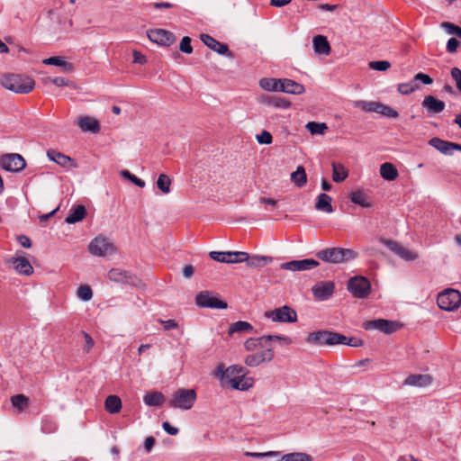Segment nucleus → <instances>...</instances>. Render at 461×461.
Listing matches in <instances>:
<instances>
[{"instance_id":"8","label":"nucleus","mask_w":461,"mask_h":461,"mask_svg":"<svg viewBox=\"0 0 461 461\" xmlns=\"http://www.w3.org/2000/svg\"><path fill=\"white\" fill-rule=\"evenodd\" d=\"M265 317L275 322L294 323L297 321L296 312L287 305L266 312Z\"/></svg>"},{"instance_id":"49","label":"nucleus","mask_w":461,"mask_h":461,"mask_svg":"<svg viewBox=\"0 0 461 461\" xmlns=\"http://www.w3.org/2000/svg\"><path fill=\"white\" fill-rule=\"evenodd\" d=\"M77 295L81 300L87 302L90 301L93 297V292L90 286L88 285H80L77 288Z\"/></svg>"},{"instance_id":"27","label":"nucleus","mask_w":461,"mask_h":461,"mask_svg":"<svg viewBox=\"0 0 461 461\" xmlns=\"http://www.w3.org/2000/svg\"><path fill=\"white\" fill-rule=\"evenodd\" d=\"M224 386H229L235 390L245 391L253 385V379L247 376L246 372L242 374L241 377L230 380Z\"/></svg>"},{"instance_id":"40","label":"nucleus","mask_w":461,"mask_h":461,"mask_svg":"<svg viewBox=\"0 0 461 461\" xmlns=\"http://www.w3.org/2000/svg\"><path fill=\"white\" fill-rule=\"evenodd\" d=\"M259 86L266 91L280 92L281 79L262 78L259 80Z\"/></svg>"},{"instance_id":"10","label":"nucleus","mask_w":461,"mask_h":461,"mask_svg":"<svg viewBox=\"0 0 461 461\" xmlns=\"http://www.w3.org/2000/svg\"><path fill=\"white\" fill-rule=\"evenodd\" d=\"M26 166V162L23 156L17 153H10L3 155L0 158V167L9 172H19Z\"/></svg>"},{"instance_id":"28","label":"nucleus","mask_w":461,"mask_h":461,"mask_svg":"<svg viewBox=\"0 0 461 461\" xmlns=\"http://www.w3.org/2000/svg\"><path fill=\"white\" fill-rule=\"evenodd\" d=\"M314 52L318 55H329L330 52V45L327 38L323 35L314 36L312 39Z\"/></svg>"},{"instance_id":"9","label":"nucleus","mask_w":461,"mask_h":461,"mask_svg":"<svg viewBox=\"0 0 461 461\" xmlns=\"http://www.w3.org/2000/svg\"><path fill=\"white\" fill-rule=\"evenodd\" d=\"M400 324L394 321L385 319H376L367 321L363 323V328L366 330H379L384 334H392L399 330Z\"/></svg>"},{"instance_id":"18","label":"nucleus","mask_w":461,"mask_h":461,"mask_svg":"<svg viewBox=\"0 0 461 461\" xmlns=\"http://www.w3.org/2000/svg\"><path fill=\"white\" fill-rule=\"evenodd\" d=\"M274 358V350L271 348H266L265 350L251 354L246 357L245 364L248 366L255 367L264 362H270Z\"/></svg>"},{"instance_id":"13","label":"nucleus","mask_w":461,"mask_h":461,"mask_svg":"<svg viewBox=\"0 0 461 461\" xmlns=\"http://www.w3.org/2000/svg\"><path fill=\"white\" fill-rule=\"evenodd\" d=\"M320 263L313 258L291 260L281 265V268L289 271H306L318 267Z\"/></svg>"},{"instance_id":"47","label":"nucleus","mask_w":461,"mask_h":461,"mask_svg":"<svg viewBox=\"0 0 461 461\" xmlns=\"http://www.w3.org/2000/svg\"><path fill=\"white\" fill-rule=\"evenodd\" d=\"M171 179L165 174L159 175L157 180V186L163 194L170 192Z\"/></svg>"},{"instance_id":"38","label":"nucleus","mask_w":461,"mask_h":461,"mask_svg":"<svg viewBox=\"0 0 461 461\" xmlns=\"http://www.w3.org/2000/svg\"><path fill=\"white\" fill-rule=\"evenodd\" d=\"M348 176V170L342 164L332 163V179L336 183L344 181Z\"/></svg>"},{"instance_id":"3","label":"nucleus","mask_w":461,"mask_h":461,"mask_svg":"<svg viewBox=\"0 0 461 461\" xmlns=\"http://www.w3.org/2000/svg\"><path fill=\"white\" fill-rule=\"evenodd\" d=\"M316 257L324 262L339 264L356 258L357 253L350 249L330 248L318 251Z\"/></svg>"},{"instance_id":"12","label":"nucleus","mask_w":461,"mask_h":461,"mask_svg":"<svg viewBox=\"0 0 461 461\" xmlns=\"http://www.w3.org/2000/svg\"><path fill=\"white\" fill-rule=\"evenodd\" d=\"M107 276L113 282L129 284L131 285H138L140 282L136 276L121 268H112L108 272Z\"/></svg>"},{"instance_id":"50","label":"nucleus","mask_w":461,"mask_h":461,"mask_svg":"<svg viewBox=\"0 0 461 461\" xmlns=\"http://www.w3.org/2000/svg\"><path fill=\"white\" fill-rule=\"evenodd\" d=\"M440 26L446 31L447 34L456 35L459 38L461 33V28L459 26L449 22H444Z\"/></svg>"},{"instance_id":"17","label":"nucleus","mask_w":461,"mask_h":461,"mask_svg":"<svg viewBox=\"0 0 461 461\" xmlns=\"http://www.w3.org/2000/svg\"><path fill=\"white\" fill-rule=\"evenodd\" d=\"M200 40L205 46H207L210 50L217 52L218 54L229 58L232 57V53L230 51L229 47L226 43H221L209 34L204 33H202L200 35Z\"/></svg>"},{"instance_id":"41","label":"nucleus","mask_w":461,"mask_h":461,"mask_svg":"<svg viewBox=\"0 0 461 461\" xmlns=\"http://www.w3.org/2000/svg\"><path fill=\"white\" fill-rule=\"evenodd\" d=\"M253 326L245 321H239L232 323L229 328V334L231 335L236 332H253Z\"/></svg>"},{"instance_id":"54","label":"nucleus","mask_w":461,"mask_h":461,"mask_svg":"<svg viewBox=\"0 0 461 461\" xmlns=\"http://www.w3.org/2000/svg\"><path fill=\"white\" fill-rule=\"evenodd\" d=\"M256 139L259 144H271L273 141V137L267 131H263L260 134H258Z\"/></svg>"},{"instance_id":"43","label":"nucleus","mask_w":461,"mask_h":461,"mask_svg":"<svg viewBox=\"0 0 461 461\" xmlns=\"http://www.w3.org/2000/svg\"><path fill=\"white\" fill-rule=\"evenodd\" d=\"M278 461H312V459L308 454L294 452L284 455Z\"/></svg>"},{"instance_id":"45","label":"nucleus","mask_w":461,"mask_h":461,"mask_svg":"<svg viewBox=\"0 0 461 461\" xmlns=\"http://www.w3.org/2000/svg\"><path fill=\"white\" fill-rule=\"evenodd\" d=\"M376 113H379L380 115L388 117V118H397L399 116V113L397 111L393 109L391 106L384 104L383 103H380V102L378 103Z\"/></svg>"},{"instance_id":"46","label":"nucleus","mask_w":461,"mask_h":461,"mask_svg":"<svg viewBox=\"0 0 461 461\" xmlns=\"http://www.w3.org/2000/svg\"><path fill=\"white\" fill-rule=\"evenodd\" d=\"M143 400L144 403H163L165 397L160 392L151 391L145 394Z\"/></svg>"},{"instance_id":"19","label":"nucleus","mask_w":461,"mask_h":461,"mask_svg":"<svg viewBox=\"0 0 461 461\" xmlns=\"http://www.w3.org/2000/svg\"><path fill=\"white\" fill-rule=\"evenodd\" d=\"M384 244L392 252L395 253L397 256H399L405 261H413L418 258L417 253L402 247L400 243L396 241L386 240Z\"/></svg>"},{"instance_id":"30","label":"nucleus","mask_w":461,"mask_h":461,"mask_svg":"<svg viewBox=\"0 0 461 461\" xmlns=\"http://www.w3.org/2000/svg\"><path fill=\"white\" fill-rule=\"evenodd\" d=\"M86 215V210L84 205H77L70 209L68 215L65 219L68 224H73L82 221Z\"/></svg>"},{"instance_id":"61","label":"nucleus","mask_w":461,"mask_h":461,"mask_svg":"<svg viewBox=\"0 0 461 461\" xmlns=\"http://www.w3.org/2000/svg\"><path fill=\"white\" fill-rule=\"evenodd\" d=\"M459 46V41L456 38H450L447 42V51L448 53H454L456 51Z\"/></svg>"},{"instance_id":"58","label":"nucleus","mask_w":461,"mask_h":461,"mask_svg":"<svg viewBox=\"0 0 461 461\" xmlns=\"http://www.w3.org/2000/svg\"><path fill=\"white\" fill-rule=\"evenodd\" d=\"M81 334L84 337L85 341H86V345L83 349L85 352L88 353L93 348V347L95 345V341L87 332L82 330Z\"/></svg>"},{"instance_id":"48","label":"nucleus","mask_w":461,"mask_h":461,"mask_svg":"<svg viewBox=\"0 0 461 461\" xmlns=\"http://www.w3.org/2000/svg\"><path fill=\"white\" fill-rule=\"evenodd\" d=\"M418 88H419V85L417 83H415L413 80L407 82V83H402L398 86V91L402 95L411 94Z\"/></svg>"},{"instance_id":"16","label":"nucleus","mask_w":461,"mask_h":461,"mask_svg":"<svg viewBox=\"0 0 461 461\" xmlns=\"http://www.w3.org/2000/svg\"><path fill=\"white\" fill-rule=\"evenodd\" d=\"M147 36L152 42L163 47H168L173 42L172 33L160 28L148 30Z\"/></svg>"},{"instance_id":"11","label":"nucleus","mask_w":461,"mask_h":461,"mask_svg":"<svg viewBox=\"0 0 461 461\" xmlns=\"http://www.w3.org/2000/svg\"><path fill=\"white\" fill-rule=\"evenodd\" d=\"M245 372V368L242 366L232 365L225 368L224 365L221 364L215 370V375L222 384H227L230 380L241 377L242 374Z\"/></svg>"},{"instance_id":"60","label":"nucleus","mask_w":461,"mask_h":461,"mask_svg":"<svg viewBox=\"0 0 461 461\" xmlns=\"http://www.w3.org/2000/svg\"><path fill=\"white\" fill-rule=\"evenodd\" d=\"M266 337H270L268 339L266 340V347H268V344L272 340H279L284 341L285 344H290L292 342L291 339L285 336L281 335H267Z\"/></svg>"},{"instance_id":"2","label":"nucleus","mask_w":461,"mask_h":461,"mask_svg":"<svg viewBox=\"0 0 461 461\" xmlns=\"http://www.w3.org/2000/svg\"><path fill=\"white\" fill-rule=\"evenodd\" d=\"M346 340L343 338V334L330 330H317L309 333L306 337L305 341L313 346L317 347H332L339 345V342Z\"/></svg>"},{"instance_id":"44","label":"nucleus","mask_w":461,"mask_h":461,"mask_svg":"<svg viewBox=\"0 0 461 461\" xmlns=\"http://www.w3.org/2000/svg\"><path fill=\"white\" fill-rule=\"evenodd\" d=\"M306 129L312 135H321V134L325 133L328 127H327L326 123H324V122H309L306 124Z\"/></svg>"},{"instance_id":"53","label":"nucleus","mask_w":461,"mask_h":461,"mask_svg":"<svg viewBox=\"0 0 461 461\" xmlns=\"http://www.w3.org/2000/svg\"><path fill=\"white\" fill-rule=\"evenodd\" d=\"M343 338L346 339L343 342H339V345H348L355 348L362 347L364 342L361 339H357L355 337H347L343 335Z\"/></svg>"},{"instance_id":"34","label":"nucleus","mask_w":461,"mask_h":461,"mask_svg":"<svg viewBox=\"0 0 461 461\" xmlns=\"http://www.w3.org/2000/svg\"><path fill=\"white\" fill-rule=\"evenodd\" d=\"M331 197L326 194H320L317 197L315 208L318 211L324 212L327 213L333 212V207L331 204Z\"/></svg>"},{"instance_id":"1","label":"nucleus","mask_w":461,"mask_h":461,"mask_svg":"<svg viewBox=\"0 0 461 461\" xmlns=\"http://www.w3.org/2000/svg\"><path fill=\"white\" fill-rule=\"evenodd\" d=\"M1 86L16 94H29L35 87L34 80L22 74H5L0 79Z\"/></svg>"},{"instance_id":"20","label":"nucleus","mask_w":461,"mask_h":461,"mask_svg":"<svg viewBox=\"0 0 461 461\" xmlns=\"http://www.w3.org/2000/svg\"><path fill=\"white\" fill-rule=\"evenodd\" d=\"M421 104L422 107L426 109L427 112L430 114L439 113L446 107V104L443 101L436 98L433 95L425 96Z\"/></svg>"},{"instance_id":"26","label":"nucleus","mask_w":461,"mask_h":461,"mask_svg":"<svg viewBox=\"0 0 461 461\" xmlns=\"http://www.w3.org/2000/svg\"><path fill=\"white\" fill-rule=\"evenodd\" d=\"M77 125L83 131L97 133L100 131L99 122L90 116H81L77 119Z\"/></svg>"},{"instance_id":"57","label":"nucleus","mask_w":461,"mask_h":461,"mask_svg":"<svg viewBox=\"0 0 461 461\" xmlns=\"http://www.w3.org/2000/svg\"><path fill=\"white\" fill-rule=\"evenodd\" d=\"M245 456L255 457V458H262V457H270V456H278V452L276 451H268L264 453H258V452H245Z\"/></svg>"},{"instance_id":"37","label":"nucleus","mask_w":461,"mask_h":461,"mask_svg":"<svg viewBox=\"0 0 461 461\" xmlns=\"http://www.w3.org/2000/svg\"><path fill=\"white\" fill-rule=\"evenodd\" d=\"M270 337L249 338L244 342V348L248 351H253L258 348H267L266 340Z\"/></svg>"},{"instance_id":"15","label":"nucleus","mask_w":461,"mask_h":461,"mask_svg":"<svg viewBox=\"0 0 461 461\" xmlns=\"http://www.w3.org/2000/svg\"><path fill=\"white\" fill-rule=\"evenodd\" d=\"M335 284L332 281H321L316 283L312 292L313 296L319 301L328 300L334 293Z\"/></svg>"},{"instance_id":"59","label":"nucleus","mask_w":461,"mask_h":461,"mask_svg":"<svg viewBox=\"0 0 461 461\" xmlns=\"http://www.w3.org/2000/svg\"><path fill=\"white\" fill-rule=\"evenodd\" d=\"M412 80L415 83H417V81H420V82L423 83L424 85H430L433 82L432 78L429 75L421 73V72L416 74Z\"/></svg>"},{"instance_id":"42","label":"nucleus","mask_w":461,"mask_h":461,"mask_svg":"<svg viewBox=\"0 0 461 461\" xmlns=\"http://www.w3.org/2000/svg\"><path fill=\"white\" fill-rule=\"evenodd\" d=\"M379 102L357 100L353 102L355 108H360L366 113H376Z\"/></svg>"},{"instance_id":"6","label":"nucleus","mask_w":461,"mask_h":461,"mask_svg":"<svg viewBox=\"0 0 461 461\" xmlns=\"http://www.w3.org/2000/svg\"><path fill=\"white\" fill-rule=\"evenodd\" d=\"M195 304L200 308L227 309L228 303L210 291H202L195 296Z\"/></svg>"},{"instance_id":"29","label":"nucleus","mask_w":461,"mask_h":461,"mask_svg":"<svg viewBox=\"0 0 461 461\" xmlns=\"http://www.w3.org/2000/svg\"><path fill=\"white\" fill-rule=\"evenodd\" d=\"M350 201L363 208H370L372 202L368 199L367 194L361 189L354 190L349 195Z\"/></svg>"},{"instance_id":"39","label":"nucleus","mask_w":461,"mask_h":461,"mask_svg":"<svg viewBox=\"0 0 461 461\" xmlns=\"http://www.w3.org/2000/svg\"><path fill=\"white\" fill-rule=\"evenodd\" d=\"M46 65H53L61 67L64 71L70 72L73 70V65L65 61L61 57L54 56L48 59H43L42 61Z\"/></svg>"},{"instance_id":"56","label":"nucleus","mask_w":461,"mask_h":461,"mask_svg":"<svg viewBox=\"0 0 461 461\" xmlns=\"http://www.w3.org/2000/svg\"><path fill=\"white\" fill-rule=\"evenodd\" d=\"M179 49L182 52L186 54H191L193 52L191 39L188 36H185L182 39Z\"/></svg>"},{"instance_id":"14","label":"nucleus","mask_w":461,"mask_h":461,"mask_svg":"<svg viewBox=\"0 0 461 461\" xmlns=\"http://www.w3.org/2000/svg\"><path fill=\"white\" fill-rule=\"evenodd\" d=\"M209 256L212 259L221 263H241L245 258L244 251H211Z\"/></svg>"},{"instance_id":"7","label":"nucleus","mask_w":461,"mask_h":461,"mask_svg":"<svg viewBox=\"0 0 461 461\" xmlns=\"http://www.w3.org/2000/svg\"><path fill=\"white\" fill-rule=\"evenodd\" d=\"M89 252L97 257H106L115 252V246L104 236L95 238L88 245Z\"/></svg>"},{"instance_id":"33","label":"nucleus","mask_w":461,"mask_h":461,"mask_svg":"<svg viewBox=\"0 0 461 461\" xmlns=\"http://www.w3.org/2000/svg\"><path fill=\"white\" fill-rule=\"evenodd\" d=\"M260 103L268 106L282 109H286L290 106V103L288 101L274 95H262L260 98Z\"/></svg>"},{"instance_id":"24","label":"nucleus","mask_w":461,"mask_h":461,"mask_svg":"<svg viewBox=\"0 0 461 461\" xmlns=\"http://www.w3.org/2000/svg\"><path fill=\"white\" fill-rule=\"evenodd\" d=\"M429 144L438 150L440 153L447 156H451L454 152V142L444 140L438 137L430 139Z\"/></svg>"},{"instance_id":"22","label":"nucleus","mask_w":461,"mask_h":461,"mask_svg":"<svg viewBox=\"0 0 461 461\" xmlns=\"http://www.w3.org/2000/svg\"><path fill=\"white\" fill-rule=\"evenodd\" d=\"M47 157L49 158L50 160L57 163L58 165L63 167H68L70 166L72 167H76V164L74 163L73 159L59 152V151H57L55 149H49L47 151Z\"/></svg>"},{"instance_id":"5","label":"nucleus","mask_w":461,"mask_h":461,"mask_svg":"<svg viewBox=\"0 0 461 461\" xmlns=\"http://www.w3.org/2000/svg\"><path fill=\"white\" fill-rule=\"evenodd\" d=\"M347 288L355 298H366L371 292L369 280L362 276H356L348 281Z\"/></svg>"},{"instance_id":"52","label":"nucleus","mask_w":461,"mask_h":461,"mask_svg":"<svg viewBox=\"0 0 461 461\" xmlns=\"http://www.w3.org/2000/svg\"><path fill=\"white\" fill-rule=\"evenodd\" d=\"M391 67V63L386 60L371 61L369 68L377 71H385Z\"/></svg>"},{"instance_id":"4","label":"nucleus","mask_w":461,"mask_h":461,"mask_svg":"<svg viewBox=\"0 0 461 461\" xmlns=\"http://www.w3.org/2000/svg\"><path fill=\"white\" fill-rule=\"evenodd\" d=\"M437 303L440 309L453 312L461 305V294L456 289L447 288L438 294Z\"/></svg>"},{"instance_id":"31","label":"nucleus","mask_w":461,"mask_h":461,"mask_svg":"<svg viewBox=\"0 0 461 461\" xmlns=\"http://www.w3.org/2000/svg\"><path fill=\"white\" fill-rule=\"evenodd\" d=\"M196 399V393L194 389H179L175 393V403H191Z\"/></svg>"},{"instance_id":"25","label":"nucleus","mask_w":461,"mask_h":461,"mask_svg":"<svg viewBox=\"0 0 461 461\" xmlns=\"http://www.w3.org/2000/svg\"><path fill=\"white\" fill-rule=\"evenodd\" d=\"M304 91L305 88L302 84L288 78L281 79L280 92L292 95H302Z\"/></svg>"},{"instance_id":"55","label":"nucleus","mask_w":461,"mask_h":461,"mask_svg":"<svg viewBox=\"0 0 461 461\" xmlns=\"http://www.w3.org/2000/svg\"><path fill=\"white\" fill-rule=\"evenodd\" d=\"M450 75L452 79L456 83V86L458 89V91L461 92V69L455 67L451 68Z\"/></svg>"},{"instance_id":"32","label":"nucleus","mask_w":461,"mask_h":461,"mask_svg":"<svg viewBox=\"0 0 461 461\" xmlns=\"http://www.w3.org/2000/svg\"><path fill=\"white\" fill-rule=\"evenodd\" d=\"M13 263L14 265L15 270L19 274L30 276L33 272V267H32L29 260L27 258H25L24 257H18V258H13Z\"/></svg>"},{"instance_id":"51","label":"nucleus","mask_w":461,"mask_h":461,"mask_svg":"<svg viewBox=\"0 0 461 461\" xmlns=\"http://www.w3.org/2000/svg\"><path fill=\"white\" fill-rule=\"evenodd\" d=\"M121 176L122 177H124L125 179H128L130 180L131 182H132L134 185H136L137 186L139 187H144L145 186V182L137 177L136 176L132 175L129 170H122L121 171Z\"/></svg>"},{"instance_id":"23","label":"nucleus","mask_w":461,"mask_h":461,"mask_svg":"<svg viewBox=\"0 0 461 461\" xmlns=\"http://www.w3.org/2000/svg\"><path fill=\"white\" fill-rule=\"evenodd\" d=\"M244 255L245 258H242L243 262H246L247 266L249 267L259 268L273 261V258L268 256H249L247 252H244Z\"/></svg>"},{"instance_id":"63","label":"nucleus","mask_w":461,"mask_h":461,"mask_svg":"<svg viewBox=\"0 0 461 461\" xmlns=\"http://www.w3.org/2000/svg\"><path fill=\"white\" fill-rule=\"evenodd\" d=\"M47 80L52 82L57 86H64L69 85V81L68 79H66L65 77H53V78L49 77V78H47Z\"/></svg>"},{"instance_id":"36","label":"nucleus","mask_w":461,"mask_h":461,"mask_svg":"<svg viewBox=\"0 0 461 461\" xmlns=\"http://www.w3.org/2000/svg\"><path fill=\"white\" fill-rule=\"evenodd\" d=\"M291 181L297 186L303 187L307 183V175L303 166H298L296 170L291 174Z\"/></svg>"},{"instance_id":"21","label":"nucleus","mask_w":461,"mask_h":461,"mask_svg":"<svg viewBox=\"0 0 461 461\" xmlns=\"http://www.w3.org/2000/svg\"><path fill=\"white\" fill-rule=\"evenodd\" d=\"M432 383V377L427 374H415L409 375L403 382L404 385L426 387Z\"/></svg>"},{"instance_id":"62","label":"nucleus","mask_w":461,"mask_h":461,"mask_svg":"<svg viewBox=\"0 0 461 461\" xmlns=\"http://www.w3.org/2000/svg\"><path fill=\"white\" fill-rule=\"evenodd\" d=\"M133 63L143 65L147 62L146 57L138 50H133Z\"/></svg>"},{"instance_id":"35","label":"nucleus","mask_w":461,"mask_h":461,"mask_svg":"<svg viewBox=\"0 0 461 461\" xmlns=\"http://www.w3.org/2000/svg\"><path fill=\"white\" fill-rule=\"evenodd\" d=\"M380 175L384 179L393 181L398 176V171L393 164L385 162L380 167Z\"/></svg>"},{"instance_id":"64","label":"nucleus","mask_w":461,"mask_h":461,"mask_svg":"<svg viewBox=\"0 0 461 461\" xmlns=\"http://www.w3.org/2000/svg\"><path fill=\"white\" fill-rule=\"evenodd\" d=\"M194 273V267L192 265H186L182 269L184 278L190 279Z\"/></svg>"}]
</instances>
